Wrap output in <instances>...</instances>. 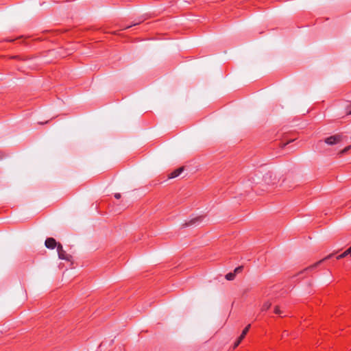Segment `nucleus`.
Instances as JSON below:
<instances>
[{
  "label": "nucleus",
  "mask_w": 351,
  "mask_h": 351,
  "mask_svg": "<svg viewBox=\"0 0 351 351\" xmlns=\"http://www.w3.org/2000/svg\"><path fill=\"white\" fill-rule=\"evenodd\" d=\"M293 141V140H291V141H289V142H287V143H285V144L283 145V146H285L287 144H288V143H291Z\"/></svg>",
  "instance_id": "a211bd4d"
},
{
  "label": "nucleus",
  "mask_w": 351,
  "mask_h": 351,
  "mask_svg": "<svg viewBox=\"0 0 351 351\" xmlns=\"http://www.w3.org/2000/svg\"><path fill=\"white\" fill-rule=\"evenodd\" d=\"M345 114L348 116L351 114V103L348 104L345 108Z\"/></svg>",
  "instance_id": "f8f14e48"
},
{
  "label": "nucleus",
  "mask_w": 351,
  "mask_h": 351,
  "mask_svg": "<svg viewBox=\"0 0 351 351\" xmlns=\"http://www.w3.org/2000/svg\"><path fill=\"white\" fill-rule=\"evenodd\" d=\"M348 255H350L351 256V246L348 249H347L344 252L338 255L336 257V259L339 260V259L346 257Z\"/></svg>",
  "instance_id": "6e6552de"
},
{
  "label": "nucleus",
  "mask_w": 351,
  "mask_h": 351,
  "mask_svg": "<svg viewBox=\"0 0 351 351\" xmlns=\"http://www.w3.org/2000/svg\"><path fill=\"white\" fill-rule=\"evenodd\" d=\"M45 245L47 248L53 250L57 247L58 243L56 242L55 239L50 237L45 240Z\"/></svg>",
  "instance_id": "20e7f679"
},
{
  "label": "nucleus",
  "mask_w": 351,
  "mask_h": 351,
  "mask_svg": "<svg viewBox=\"0 0 351 351\" xmlns=\"http://www.w3.org/2000/svg\"><path fill=\"white\" fill-rule=\"evenodd\" d=\"M235 277V274L234 273H228L226 275V278L228 280H234Z\"/></svg>",
  "instance_id": "ddd939ff"
},
{
  "label": "nucleus",
  "mask_w": 351,
  "mask_h": 351,
  "mask_svg": "<svg viewBox=\"0 0 351 351\" xmlns=\"http://www.w3.org/2000/svg\"><path fill=\"white\" fill-rule=\"evenodd\" d=\"M274 313L278 315H280V317H285L287 316L286 314L284 313V311H282L279 306H276L275 308H274Z\"/></svg>",
  "instance_id": "9d476101"
},
{
  "label": "nucleus",
  "mask_w": 351,
  "mask_h": 351,
  "mask_svg": "<svg viewBox=\"0 0 351 351\" xmlns=\"http://www.w3.org/2000/svg\"><path fill=\"white\" fill-rule=\"evenodd\" d=\"M57 252L59 258L67 261H70L72 259V256L70 254H66V252H65V250H64L63 247L60 243H58V245H57Z\"/></svg>",
  "instance_id": "7ed1b4c3"
},
{
  "label": "nucleus",
  "mask_w": 351,
  "mask_h": 351,
  "mask_svg": "<svg viewBox=\"0 0 351 351\" xmlns=\"http://www.w3.org/2000/svg\"><path fill=\"white\" fill-rule=\"evenodd\" d=\"M184 171V167H180L174 171H173L169 175V178H175L180 175V173Z\"/></svg>",
  "instance_id": "0eeeda50"
},
{
  "label": "nucleus",
  "mask_w": 351,
  "mask_h": 351,
  "mask_svg": "<svg viewBox=\"0 0 351 351\" xmlns=\"http://www.w3.org/2000/svg\"><path fill=\"white\" fill-rule=\"evenodd\" d=\"M121 194H120V193H115V194H114V197H115L116 199H120V198H121Z\"/></svg>",
  "instance_id": "f3484780"
},
{
  "label": "nucleus",
  "mask_w": 351,
  "mask_h": 351,
  "mask_svg": "<svg viewBox=\"0 0 351 351\" xmlns=\"http://www.w3.org/2000/svg\"><path fill=\"white\" fill-rule=\"evenodd\" d=\"M271 305V302L269 301L265 302L261 307L262 311H267Z\"/></svg>",
  "instance_id": "9b49d317"
},
{
  "label": "nucleus",
  "mask_w": 351,
  "mask_h": 351,
  "mask_svg": "<svg viewBox=\"0 0 351 351\" xmlns=\"http://www.w3.org/2000/svg\"><path fill=\"white\" fill-rule=\"evenodd\" d=\"M243 339H240V337H239V338L237 339V340L235 341L234 344V348H236L240 343L242 341Z\"/></svg>",
  "instance_id": "2eb2a0df"
},
{
  "label": "nucleus",
  "mask_w": 351,
  "mask_h": 351,
  "mask_svg": "<svg viewBox=\"0 0 351 351\" xmlns=\"http://www.w3.org/2000/svg\"><path fill=\"white\" fill-rule=\"evenodd\" d=\"M242 267H238L234 269V273H237L239 271H241L242 270Z\"/></svg>",
  "instance_id": "dca6fc26"
},
{
  "label": "nucleus",
  "mask_w": 351,
  "mask_h": 351,
  "mask_svg": "<svg viewBox=\"0 0 351 351\" xmlns=\"http://www.w3.org/2000/svg\"><path fill=\"white\" fill-rule=\"evenodd\" d=\"M346 136L342 133H338L325 138L324 142L329 145H334L345 139Z\"/></svg>",
  "instance_id": "f03ea898"
},
{
  "label": "nucleus",
  "mask_w": 351,
  "mask_h": 351,
  "mask_svg": "<svg viewBox=\"0 0 351 351\" xmlns=\"http://www.w3.org/2000/svg\"><path fill=\"white\" fill-rule=\"evenodd\" d=\"M202 219V217H197L183 224V226H191L199 223Z\"/></svg>",
  "instance_id": "423d86ee"
},
{
  "label": "nucleus",
  "mask_w": 351,
  "mask_h": 351,
  "mask_svg": "<svg viewBox=\"0 0 351 351\" xmlns=\"http://www.w3.org/2000/svg\"><path fill=\"white\" fill-rule=\"evenodd\" d=\"M351 148V146L349 145V146H347L346 147L343 149H342L341 152H340V154H346L348 150H350Z\"/></svg>",
  "instance_id": "4468645a"
},
{
  "label": "nucleus",
  "mask_w": 351,
  "mask_h": 351,
  "mask_svg": "<svg viewBox=\"0 0 351 351\" xmlns=\"http://www.w3.org/2000/svg\"><path fill=\"white\" fill-rule=\"evenodd\" d=\"M333 256V254H330L328 256H326V257H324L323 259L317 261V263H315V264L312 265L311 266L307 267L305 269V271H307V270H309V269H313L315 267H317L318 265H319L322 263L324 262L326 260H328L330 258H331Z\"/></svg>",
  "instance_id": "39448f33"
},
{
  "label": "nucleus",
  "mask_w": 351,
  "mask_h": 351,
  "mask_svg": "<svg viewBox=\"0 0 351 351\" xmlns=\"http://www.w3.org/2000/svg\"><path fill=\"white\" fill-rule=\"evenodd\" d=\"M250 326L251 325L250 324H248L244 329L242 331L241 335L239 336L240 337V339H243L245 337V335H247V333L248 332L250 328Z\"/></svg>",
  "instance_id": "1a4fd4ad"
},
{
  "label": "nucleus",
  "mask_w": 351,
  "mask_h": 351,
  "mask_svg": "<svg viewBox=\"0 0 351 351\" xmlns=\"http://www.w3.org/2000/svg\"><path fill=\"white\" fill-rule=\"evenodd\" d=\"M278 179L271 172L266 173L262 178L261 182H256L254 186H252V189L256 192L255 189L256 186L260 184V187L263 188V190H265V188L267 186L274 185L276 184Z\"/></svg>",
  "instance_id": "f257e3e1"
}]
</instances>
